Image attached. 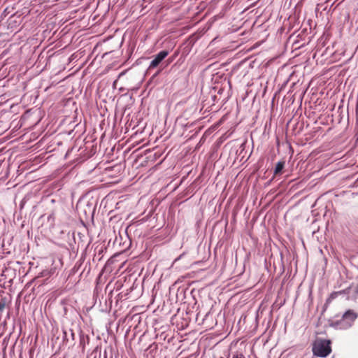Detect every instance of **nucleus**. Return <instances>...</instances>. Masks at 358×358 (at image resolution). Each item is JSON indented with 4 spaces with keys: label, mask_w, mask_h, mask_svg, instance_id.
Returning a JSON list of instances; mask_svg holds the SVG:
<instances>
[{
    "label": "nucleus",
    "mask_w": 358,
    "mask_h": 358,
    "mask_svg": "<svg viewBox=\"0 0 358 358\" xmlns=\"http://www.w3.org/2000/svg\"><path fill=\"white\" fill-rule=\"evenodd\" d=\"M331 341L317 339L313 344V353L316 357H327L331 352Z\"/></svg>",
    "instance_id": "1"
},
{
    "label": "nucleus",
    "mask_w": 358,
    "mask_h": 358,
    "mask_svg": "<svg viewBox=\"0 0 358 358\" xmlns=\"http://www.w3.org/2000/svg\"><path fill=\"white\" fill-rule=\"evenodd\" d=\"M357 317V314L352 310H347L340 320L334 322L333 326L340 329L351 327Z\"/></svg>",
    "instance_id": "2"
},
{
    "label": "nucleus",
    "mask_w": 358,
    "mask_h": 358,
    "mask_svg": "<svg viewBox=\"0 0 358 358\" xmlns=\"http://www.w3.org/2000/svg\"><path fill=\"white\" fill-rule=\"evenodd\" d=\"M169 55V51L162 50L160 51L154 58V59L150 62L149 69L156 68L161 62L165 59Z\"/></svg>",
    "instance_id": "3"
},
{
    "label": "nucleus",
    "mask_w": 358,
    "mask_h": 358,
    "mask_svg": "<svg viewBox=\"0 0 358 358\" xmlns=\"http://www.w3.org/2000/svg\"><path fill=\"white\" fill-rule=\"evenodd\" d=\"M352 288V287H348L347 289H344V290H342V291H338V292H332L330 296L328 297V299H327L326 301V303H325V305H328L329 303H331V301L335 299L336 298H337L338 296L340 295H342V294H349L350 292V289Z\"/></svg>",
    "instance_id": "4"
},
{
    "label": "nucleus",
    "mask_w": 358,
    "mask_h": 358,
    "mask_svg": "<svg viewBox=\"0 0 358 358\" xmlns=\"http://www.w3.org/2000/svg\"><path fill=\"white\" fill-rule=\"evenodd\" d=\"M285 166V162L284 161H281V162H278L277 164H276V166H275V170H274V175H278L281 173L282 170L283 169Z\"/></svg>",
    "instance_id": "5"
},
{
    "label": "nucleus",
    "mask_w": 358,
    "mask_h": 358,
    "mask_svg": "<svg viewBox=\"0 0 358 358\" xmlns=\"http://www.w3.org/2000/svg\"><path fill=\"white\" fill-rule=\"evenodd\" d=\"M6 307V301L3 299L0 301V312H2Z\"/></svg>",
    "instance_id": "6"
},
{
    "label": "nucleus",
    "mask_w": 358,
    "mask_h": 358,
    "mask_svg": "<svg viewBox=\"0 0 358 358\" xmlns=\"http://www.w3.org/2000/svg\"><path fill=\"white\" fill-rule=\"evenodd\" d=\"M233 358H245L243 354H236L233 356Z\"/></svg>",
    "instance_id": "7"
},
{
    "label": "nucleus",
    "mask_w": 358,
    "mask_h": 358,
    "mask_svg": "<svg viewBox=\"0 0 358 358\" xmlns=\"http://www.w3.org/2000/svg\"><path fill=\"white\" fill-rule=\"evenodd\" d=\"M356 289H357V293H358V287H356Z\"/></svg>",
    "instance_id": "8"
},
{
    "label": "nucleus",
    "mask_w": 358,
    "mask_h": 358,
    "mask_svg": "<svg viewBox=\"0 0 358 358\" xmlns=\"http://www.w3.org/2000/svg\"><path fill=\"white\" fill-rule=\"evenodd\" d=\"M313 358H317V357H313Z\"/></svg>",
    "instance_id": "9"
}]
</instances>
